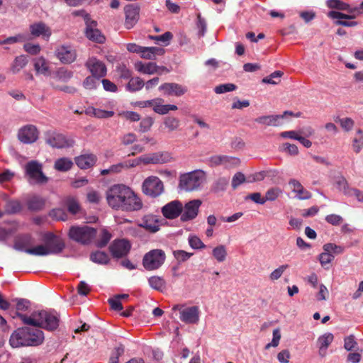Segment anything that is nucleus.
I'll list each match as a JSON object with an SVG mask.
<instances>
[{
    "instance_id": "obj_1",
    "label": "nucleus",
    "mask_w": 363,
    "mask_h": 363,
    "mask_svg": "<svg viewBox=\"0 0 363 363\" xmlns=\"http://www.w3.org/2000/svg\"><path fill=\"white\" fill-rule=\"evenodd\" d=\"M60 321V314L55 309H40L38 304L24 298V325L53 333L59 329Z\"/></svg>"
},
{
    "instance_id": "obj_2",
    "label": "nucleus",
    "mask_w": 363,
    "mask_h": 363,
    "mask_svg": "<svg viewBox=\"0 0 363 363\" xmlns=\"http://www.w3.org/2000/svg\"><path fill=\"white\" fill-rule=\"evenodd\" d=\"M41 244L32 245L31 236L24 233V252L30 255L45 257L51 255H60L67 247L65 239L52 231L42 230L39 232Z\"/></svg>"
},
{
    "instance_id": "obj_3",
    "label": "nucleus",
    "mask_w": 363,
    "mask_h": 363,
    "mask_svg": "<svg viewBox=\"0 0 363 363\" xmlns=\"http://www.w3.org/2000/svg\"><path fill=\"white\" fill-rule=\"evenodd\" d=\"M97 228L87 225H74L69 228L67 236L70 240L82 245H89L96 238Z\"/></svg>"
},
{
    "instance_id": "obj_4",
    "label": "nucleus",
    "mask_w": 363,
    "mask_h": 363,
    "mask_svg": "<svg viewBox=\"0 0 363 363\" xmlns=\"http://www.w3.org/2000/svg\"><path fill=\"white\" fill-rule=\"evenodd\" d=\"M131 188L123 184H116L111 186L106 191V198L108 205L114 210H119L122 202L128 199Z\"/></svg>"
},
{
    "instance_id": "obj_5",
    "label": "nucleus",
    "mask_w": 363,
    "mask_h": 363,
    "mask_svg": "<svg viewBox=\"0 0 363 363\" xmlns=\"http://www.w3.org/2000/svg\"><path fill=\"white\" fill-rule=\"evenodd\" d=\"M24 173L28 183L32 186H41L49 181V177L43 172V164L35 160L28 161L24 164Z\"/></svg>"
},
{
    "instance_id": "obj_6",
    "label": "nucleus",
    "mask_w": 363,
    "mask_h": 363,
    "mask_svg": "<svg viewBox=\"0 0 363 363\" xmlns=\"http://www.w3.org/2000/svg\"><path fill=\"white\" fill-rule=\"evenodd\" d=\"M204 177L205 172L201 169L181 174L179 176V188L186 191L196 190L200 187Z\"/></svg>"
},
{
    "instance_id": "obj_7",
    "label": "nucleus",
    "mask_w": 363,
    "mask_h": 363,
    "mask_svg": "<svg viewBox=\"0 0 363 363\" xmlns=\"http://www.w3.org/2000/svg\"><path fill=\"white\" fill-rule=\"evenodd\" d=\"M166 255L162 249H153L146 252L143 258L142 264L147 271L159 269L164 262Z\"/></svg>"
},
{
    "instance_id": "obj_8",
    "label": "nucleus",
    "mask_w": 363,
    "mask_h": 363,
    "mask_svg": "<svg viewBox=\"0 0 363 363\" xmlns=\"http://www.w3.org/2000/svg\"><path fill=\"white\" fill-rule=\"evenodd\" d=\"M132 248V242L128 238H116L108 246V252L112 258L118 260L125 258Z\"/></svg>"
},
{
    "instance_id": "obj_9",
    "label": "nucleus",
    "mask_w": 363,
    "mask_h": 363,
    "mask_svg": "<svg viewBox=\"0 0 363 363\" xmlns=\"http://www.w3.org/2000/svg\"><path fill=\"white\" fill-rule=\"evenodd\" d=\"M45 341V333L36 326L24 325V347H38Z\"/></svg>"
},
{
    "instance_id": "obj_10",
    "label": "nucleus",
    "mask_w": 363,
    "mask_h": 363,
    "mask_svg": "<svg viewBox=\"0 0 363 363\" xmlns=\"http://www.w3.org/2000/svg\"><path fill=\"white\" fill-rule=\"evenodd\" d=\"M142 191L151 198H156L164 191L163 182L156 176H150L143 182Z\"/></svg>"
},
{
    "instance_id": "obj_11",
    "label": "nucleus",
    "mask_w": 363,
    "mask_h": 363,
    "mask_svg": "<svg viewBox=\"0 0 363 363\" xmlns=\"http://www.w3.org/2000/svg\"><path fill=\"white\" fill-rule=\"evenodd\" d=\"M45 143L54 148L62 149L65 147H72L75 143L73 139H68L62 133L48 130L45 133Z\"/></svg>"
},
{
    "instance_id": "obj_12",
    "label": "nucleus",
    "mask_w": 363,
    "mask_h": 363,
    "mask_svg": "<svg viewBox=\"0 0 363 363\" xmlns=\"http://www.w3.org/2000/svg\"><path fill=\"white\" fill-rule=\"evenodd\" d=\"M327 16L332 19L336 26L354 27L359 24L358 21H352L355 19L354 15H348L344 12L330 10L327 13Z\"/></svg>"
},
{
    "instance_id": "obj_13",
    "label": "nucleus",
    "mask_w": 363,
    "mask_h": 363,
    "mask_svg": "<svg viewBox=\"0 0 363 363\" xmlns=\"http://www.w3.org/2000/svg\"><path fill=\"white\" fill-rule=\"evenodd\" d=\"M84 66L87 70L93 74L97 79L104 78L107 74V67L106 64L99 60L96 57L92 56L88 58Z\"/></svg>"
},
{
    "instance_id": "obj_14",
    "label": "nucleus",
    "mask_w": 363,
    "mask_h": 363,
    "mask_svg": "<svg viewBox=\"0 0 363 363\" xmlns=\"http://www.w3.org/2000/svg\"><path fill=\"white\" fill-rule=\"evenodd\" d=\"M183 204L180 200L175 199L166 203L161 208V213L167 220H174L181 217L183 212Z\"/></svg>"
},
{
    "instance_id": "obj_15",
    "label": "nucleus",
    "mask_w": 363,
    "mask_h": 363,
    "mask_svg": "<svg viewBox=\"0 0 363 363\" xmlns=\"http://www.w3.org/2000/svg\"><path fill=\"white\" fill-rule=\"evenodd\" d=\"M202 204L201 199H192L186 202L183 206L184 210L182 213L180 220L182 222H188L195 219L199 212V207Z\"/></svg>"
},
{
    "instance_id": "obj_16",
    "label": "nucleus",
    "mask_w": 363,
    "mask_h": 363,
    "mask_svg": "<svg viewBox=\"0 0 363 363\" xmlns=\"http://www.w3.org/2000/svg\"><path fill=\"white\" fill-rule=\"evenodd\" d=\"M143 223H138V226L144 228L150 233H156L160 230V225H169L167 220L162 222V220L153 214L145 215L143 218Z\"/></svg>"
},
{
    "instance_id": "obj_17",
    "label": "nucleus",
    "mask_w": 363,
    "mask_h": 363,
    "mask_svg": "<svg viewBox=\"0 0 363 363\" xmlns=\"http://www.w3.org/2000/svg\"><path fill=\"white\" fill-rule=\"evenodd\" d=\"M140 7L138 4H127L124 7V13L125 16V27L126 29L133 28L138 23L140 18Z\"/></svg>"
},
{
    "instance_id": "obj_18",
    "label": "nucleus",
    "mask_w": 363,
    "mask_h": 363,
    "mask_svg": "<svg viewBox=\"0 0 363 363\" xmlns=\"http://www.w3.org/2000/svg\"><path fill=\"white\" fill-rule=\"evenodd\" d=\"M128 195L129 198L125 199L124 202H122V206L120 209L127 212L140 210L143 208V202L138 194L131 189Z\"/></svg>"
},
{
    "instance_id": "obj_19",
    "label": "nucleus",
    "mask_w": 363,
    "mask_h": 363,
    "mask_svg": "<svg viewBox=\"0 0 363 363\" xmlns=\"http://www.w3.org/2000/svg\"><path fill=\"white\" fill-rule=\"evenodd\" d=\"M55 55L62 64H71L77 58L76 50L70 45H62L55 51Z\"/></svg>"
},
{
    "instance_id": "obj_20",
    "label": "nucleus",
    "mask_w": 363,
    "mask_h": 363,
    "mask_svg": "<svg viewBox=\"0 0 363 363\" xmlns=\"http://www.w3.org/2000/svg\"><path fill=\"white\" fill-rule=\"evenodd\" d=\"M159 89L164 91L165 95L175 96H181L188 91L186 86L174 82H165L160 86Z\"/></svg>"
},
{
    "instance_id": "obj_21",
    "label": "nucleus",
    "mask_w": 363,
    "mask_h": 363,
    "mask_svg": "<svg viewBox=\"0 0 363 363\" xmlns=\"http://www.w3.org/2000/svg\"><path fill=\"white\" fill-rule=\"evenodd\" d=\"M30 32L32 36H41L45 40H48L52 34L50 28L43 21L35 22L31 24L30 26Z\"/></svg>"
},
{
    "instance_id": "obj_22",
    "label": "nucleus",
    "mask_w": 363,
    "mask_h": 363,
    "mask_svg": "<svg viewBox=\"0 0 363 363\" xmlns=\"http://www.w3.org/2000/svg\"><path fill=\"white\" fill-rule=\"evenodd\" d=\"M180 319L186 324H196L199 320V310L198 306L188 307L180 311Z\"/></svg>"
},
{
    "instance_id": "obj_23",
    "label": "nucleus",
    "mask_w": 363,
    "mask_h": 363,
    "mask_svg": "<svg viewBox=\"0 0 363 363\" xmlns=\"http://www.w3.org/2000/svg\"><path fill=\"white\" fill-rule=\"evenodd\" d=\"M74 162L79 169H87L95 165L97 157L92 153L82 154L75 157Z\"/></svg>"
},
{
    "instance_id": "obj_24",
    "label": "nucleus",
    "mask_w": 363,
    "mask_h": 363,
    "mask_svg": "<svg viewBox=\"0 0 363 363\" xmlns=\"http://www.w3.org/2000/svg\"><path fill=\"white\" fill-rule=\"evenodd\" d=\"M24 206L30 212H39L45 206V199L38 195H33L24 201Z\"/></svg>"
},
{
    "instance_id": "obj_25",
    "label": "nucleus",
    "mask_w": 363,
    "mask_h": 363,
    "mask_svg": "<svg viewBox=\"0 0 363 363\" xmlns=\"http://www.w3.org/2000/svg\"><path fill=\"white\" fill-rule=\"evenodd\" d=\"M62 206L71 215L76 216L82 211V206L77 198L68 196L65 197L62 202Z\"/></svg>"
},
{
    "instance_id": "obj_26",
    "label": "nucleus",
    "mask_w": 363,
    "mask_h": 363,
    "mask_svg": "<svg viewBox=\"0 0 363 363\" xmlns=\"http://www.w3.org/2000/svg\"><path fill=\"white\" fill-rule=\"evenodd\" d=\"M35 74L50 77L52 74L50 67L48 65L47 60L43 56L33 60Z\"/></svg>"
},
{
    "instance_id": "obj_27",
    "label": "nucleus",
    "mask_w": 363,
    "mask_h": 363,
    "mask_svg": "<svg viewBox=\"0 0 363 363\" xmlns=\"http://www.w3.org/2000/svg\"><path fill=\"white\" fill-rule=\"evenodd\" d=\"M254 121L261 125L274 127L279 126L283 124V122L281 121V116L279 114L261 116L255 118Z\"/></svg>"
},
{
    "instance_id": "obj_28",
    "label": "nucleus",
    "mask_w": 363,
    "mask_h": 363,
    "mask_svg": "<svg viewBox=\"0 0 363 363\" xmlns=\"http://www.w3.org/2000/svg\"><path fill=\"white\" fill-rule=\"evenodd\" d=\"M40 131L32 124L24 125V144H33L39 139Z\"/></svg>"
},
{
    "instance_id": "obj_29",
    "label": "nucleus",
    "mask_w": 363,
    "mask_h": 363,
    "mask_svg": "<svg viewBox=\"0 0 363 363\" xmlns=\"http://www.w3.org/2000/svg\"><path fill=\"white\" fill-rule=\"evenodd\" d=\"M289 185H293L294 189L293 191L296 193V197L299 200H308L310 199L312 196V194L310 191L306 190L302 184L296 179H291L289 181Z\"/></svg>"
},
{
    "instance_id": "obj_30",
    "label": "nucleus",
    "mask_w": 363,
    "mask_h": 363,
    "mask_svg": "<svg viewBox=\"0 0 363 363\" xmlns=\"http://www.w3.org/2000/svg\"><path fill=\"white\" fill-rule=\"evenodd\" d=\"M85 37L90 41L99 43L104 44L106 40V38L104 34L101 32V30L96 28L92 29L90 28H84V31Z\"/></svg>"
},
{
    "instance_id": "obj_31",
    "label": "nucleus",
    "mask_w": 363,
    "mask_h": 363,
    "mask_svg": "<svg viewBox=\"0 0 363 363\" xmlns=\"http://www.w3.org/2000/svg\"><path fill=\"white\" fill-rule=\"evenodd\" d=\"M157 65L154 62H143L137 61L135 63V69L140 73L144 74H153L157 72Z\"/></svg>"
},
{
    "instance_id": "obj_32",
    "label": "nucleus",
    "mask_w": 363,
    "mask_h": 363,
    "mask_svg": "<svg viewBox=\"0 0 363 363\" xmlns=\"http://www.w3.org/2000/svg\"><path fill=\"white\" fill-rule=\"evenodd\" d=\"M89 259L92 262L101 265H108L111 262L108 254L99 250L91 252L89 255Z\"/></svg>"
},
{
    "instance_id": "obj_33",
    "label": "nucleus",
    "mask_w": 363,
    "mask_h": 363,
    "mask_svg": "<svg viewBox=\"0 0 363 363\" xmlns=\"http://www.w3.org/2000/svg\"><path fill=\"white\" fill-rule=\"evenodd\" d=\"M74 166L71 158L62 157L57 159L54 163V169L60 172H66L70 170Z\"/></svg>"
},
{
    "instance_id": "obj_34",
    "label": "nucleus",
    "mask_w": 363,
    "mask_h": 363,
    "mask_svg": "<svg viewBox=\"0 0 363 363\" xmlns=\"http://www.w3.org/2000/svg\"><path fill=\"white\" fill-rule=\"evenodd\" d=\"M229 184V179L224 177H220L216 179L211 186L210 192L214 194H218L220 192L226 191Z\"/></svg>"
},
{
    "instance_id": "obj_35",
    "label": "nucleus",
    "mask_w": 363,
    "mask_h": 363,
    "mask_svg": "<svg viewBox=\"0 0 363 363\" xmlns=\"http://www.w3.org/2000/svg\"><path fill=\"white\" fill-rule=\"evenodd\" d=\"M113 235L106 228H104L101 230L99 238L94 242L97 248L102 249L107 246Z\"/></svg>"
},
{
    "instance_id": "obj_36",
    "label": "nucleus",
    "mask_w": 363,
    "mask_h": 363,
    "mask_svg": "<svg viewBox=\"0 0 363 363\" xmlns=\"http://www.w3.org/2000/svg\"><path fill=\"white\" fill-rule=\"evenodd\" d=\"M148 39L155 41L157 45H162L163 46H168L173 38V34L170 31H166L164 33L158 35H148Z\"/></svg>"
},
{
    "instance_id": "obj_37",
    "label": "nucleus",
    "mask_w": 363,
    "mask_h": 363,
    "mask_svg": "<svg viewBox=\"0 0 363 363\" xmlns=\"http://www.w3.org/2000/svg\"><path fill=\"white\" fill-rule=\"evenodd\" d=\"M323 251L318 255V260L325 269H328L326 264L331 263L335 259V255L329 249H326L325 245L323 246Z\"/></svg>"
},
{
    "instance_id": "obj_38",
    "label": "nucleus",
    "mask_w": 363,
    "mask_h": 363,
    "mask_svg": "<svg viewBox=\"0 0 363 363\" xmlns=\"http://www.w3.org/2000/svg\"><path fill=\"white\" fill-rule=\"evenodd\" d=\"M148 283L150 286L157 291L162 292L163 289L166 287V281L162 277L152 276L148 278Z\"/></svg>"
},
{
    "instance_id": "obj_39",
    "label": "nucleus",
    "mask_w": 363,
    "mask_h": 363,
    "mask_svg": "<svg viewBox=\"0 0 363 363\" xmlns=\"http://www.w3.org/2000/svg\"><path fill=\"white\" fill-rule=\"evenodd\" d=\"M334 340V335L331 333H326L320 335L317 340L319 345V352L326 350Z\"/></svg>"
},
{
    "instance_id": "obj_40",
    "label": "nucleus",
    "mask_w": 363,
    "mask_h": 363,
    "mask_svg": "<svg viewBox=\"0 0 363 363\" xmlns=\"http://www.w3.org/2000/svg\"><path fill=\"white\" fill-rule=\"evenodd\" d=\"M144 85V80L139 77H136L130 79V82L125 85V89L130 92H135L142 89Z\"/></svg>"
},
{
    "instance_id": "obj_41",
    "label": "nucleus",
    "mask_w": 363,
    "mask_h": 363,
    "mask_svg": "<svg viewBox=\"0 0 363 363\" xmlns=\"http://www.w3.org/2000/svg\"><path fill=\"white\" fill-rule=\"evenodd\" d=\"M48 216L56 221H66L68 218L67 213L62 208H52L49 211Z\"/></svg>"
},
{
    "instance_id": "obj_42",
    "label": "nucleus",
    "mask_w": 363,
    "mask_h": 363,
    "mask_svg": "<svg viewBox=\"0 0 363 363\" xmlns=\"http://www.w3.org/2000/svg\"><path fill=\"white\" fill-rule=\"evenodd\" d=\"M10 345L13 348L23 346V328H18L11 335Z\"/></svg>"
},
{
    "instance_id": "obj_43",
    "label": "nucleus",
    "mask_w": 363,
    "mask_h": 363,
    "mask_svg": "<svg viewBox=\"0 0 363 363\" xmlns=\"http://www.w3.org/2000/svg\"><path fill=\"white\" fill-rule=\"evenodd\" d=\"M53 74L59 80L64 82H69L74 75V72L72 70H69L65 67H59Z\"/></svg>"
},
{
    "instance_id": "obj_44",
    "label": "nucleus",
    "mask_w": 363,
    "mask_h": 363,
    "mask_svg": "<svg viewBox=\"0 0 363 363\" xmlns=\"http://www.w3.org/2000/svg\"><path fill=\"white\" fill-rule=\"evenodd\" d=\"M188 242L189 246L193 250H201L206 249L207 247L196 235H189Z\"/></svg>"
},
{
    "instance_id": "obj_45",
    "label": "nucleus",
    "mask_w": 363,
    "mask_h": 363,
    "mask_svg": "<svg viewBox=\"0 0 363 363\" xmlns=\"http://www.w3.org/2000/svg\"><path fill=\"white\" fill-rule=\"evenodd\" d=\"M226 247L223 245L215 247L212 250V255L218 262H223L227 257Z\"/></svg>"
},
{
    "instance_id": "obj_46",
    "label": "nucleus",
    "mask_w": 363,
    "mask_h": 363,
    "mask_svg": "<svg viewBox=\"0 0 363 363\" xmlns=\"http://www.w3.org/2000/svg\"><path fill=\"white\" fill-rule=\"evenodd\" d=\"M352 147L355 153H359L363 147V130L358 128L356 137L352 140Z\"/></svg>"
},
{
    "instance_id": "obj_47",
    "label": "nucleus",
    "mask_w": 363,
    "mask_h": 363,
    "mask_svg": "<svg viewBox=\"0 0 363 363\" xmlns=\"http://www.w3.org/2000/svg\"><path fill=\"white\" fill-rule=\"evenodd\" d=\"M335 186L336 188L344 193L345 195L350 194V189L349 187V184L346 180L345 177L340 174L337 177V179L335 181Z\"/></svg>"
},
{
    "instance_id": "obj_48",
    "label": "nucleus",
    "mask_w": 363,
    "mask_h": 363,
    "mask_svg": "<svg viewBox=\"0 0 363 363\" xmlns=\"http://www.w3.org/2000/svg\"><path fill=\"white\" fill-rule=\"evenodd\" d=\"M238 89V86L233 83L220 84L215 86L214 91L217 94H222L228 92L234 91Z\"/></svg>"
},
{
    "instance_id": "obj_49",
    "label": "nucleus",
    "mask_w": 363,
    "mask_h": 363,
    "mask_svg": "<svg viewBox=\"0 0 363 363\" xmlns=\"http://www.w3.org/2000/svg\"><path fill=\"white\" fill-rule=\"evenodd\" d=\"M282 193V190L279 187L269 188L264 196V202L275 201Z\"/></svg>"
},
{
    "instance_id": "obj_50",
    "label": "nucleus",
    "mask_w": 363,
    "mask_h": 363,
    "mask_svg": "<svg viewBox=\"0 0 363 363\" xmlns=\"http://www.w3.org/2000/svg\"><path fill=\"white\" fill-rule=\"evenodd\" d=\"M173 255L177 259V262L182 264L189 259L194 255V253L186 252L184 250H177L173 251Z\"/></svg>"
},
{
    "instance_id": "obj_51",
    "label": "nucleus",
    "mask_w": 363,
    "mask_h": 363,
    "mask_svg": "<svg viewBox=\"0 0 363 363\" xmlns=\"http://www.w3.org/2000/svg\"><path fill=\"white\" fill-rule=\"evenodd\" d=\"M283 75L284 72L282 71L276 70L272 74H270L269 76L262 78V83L266 84L276 85L280 82V79L279 80V82H276L275 80H274V79H280Z\"/></svg>"
},
{
    "instance_id": "obj_52",
    "label": "nucleus",
    "mask_w": 363,
    "mask_h": 363,
    "mask_svg": "<svg viewBox=\"0 0 363 363\" xmlns=\"http://www.w3.org/2000/svg\"><path fill=\"white\" fill-rule=\"evenodd\" d=\"M247 182V177L242 172H236L231 182L232 189L235 190L239 186Z\"/></svg>"
},
{
    "instance_id": "obj_53",
    "label": "nucleus",
    "mask_w": 363,
    "mask_h": 363,
    "mask_svg": "<svg viewBox=\"0 0 363 363\" xmlns=\"http://www.w3.org/2000/svg\"><path fill=\"white\" fill-rule=\"evenodd\" d=\"M245 201H251L255 204L264 205L265 203L264 196L260 192L256 191L250 193L244 197Z\"/></svg>"
},
{
    "instance_id": "obj_54",
    "label": "nucleus",
    "mask_w": 363,
    "mask_h": 363,
    "mask_svg": "<svg viewBox=\"0 0 363 363\" xmlns=\"http://www.w3.org/2000/svg\"><path fill=\"white\" fill-rule=\"evenodd\" d=\"M22 208L21 203L18 201H9L5 206V212L8 214H14L20 212Z\"/></svg>"
},
{
    "instance_id": "obj_55",
    "label": "nucleus",
    "mask_w": 363,
    "mask_h": 363,
    "mask_svg": "<svg viewBox=\"0 0 363 363\" xmlns=\"http://www.w3.org/2000/svg\"><path fill=\"white\" fill-rule=\"evenodd\" d=\"M281 330L279 328H277L273 330L272 333V340L270 342L267 343L264 346V350H269L270 347H276L279 345L280 340H281Z\"/></svg>"
},
{
    "instance_id": "obj_56",
    "label": "nucleus",
    "mask_w": 363,
    "mask_h": 363,
    "mask_svg": "<svg viewBox=\"0 0 363 363\" xmlns=\"http://www.w3.org/2000/svg\"><path fill=\"white\" fill-rule=\"evenodd\" d=\"M357 345L355 336L352 334L346 336L344 339V348L348 352L355 350Z\"/></svg>"
},
{
    "instance_id": "obj_57",
    "label": "nucleus",
    "mask_w": 363,
    "mask_h": 363,
    "mask_svg": "<svg viewBox=\"0 0 363 363\" xmlns=\"http://www.w3.org/2000/svg\"><path fill=\"white\" fill-rule=\"evenodd\" d=\"M108 303L110 306L111 311L120 313L123 309L122 302L115 295L108 299Z\"/></svg>"
},
{
    "instance_id": "obj_58",
    "label": "nucleus",
    "mask_w": 363,
    "mask_h": 363,
    "mask_svg": "<svg viewBox=\"0 0 363 363\" xmlns=\"http://www.w3.org/2000/svg\"><path fill=\"white\" fill-rule=\"evenodd\" d=\"M41 46L39 43H33L29 42H24V51L27 53L36 55L40 53Z\"/></svg>"
},
{
    "instance_id": "obj_59",
    "label": "nucleus",
    "mask_w": 363,
    "mask_h": 363,
    "mask_svg": "<svg viewBox=\"0 0 363 363\" xmlns=\"http://www.w3.org/2000/svg\"><path fill=\"white\" fill-rule=\"evenodd\" d=\"M196 28L198 29L197 35L199 38L203 37L207 29V24L204 18L201 14L198 15L196 21Z\"/></svg>"
},
{
    "instance_id": "obj_60",
    "label": "nucleus",
    "mask_w": 363,
    "mask_h": 363,
    "mask_svg": "<svg viewBox=\"0 0 363 363\" xmlns=\"http://www.w3.org/2000/svg\"><path fill=\"white\" fill-rule=\"evenodd\" d=\"M98 80L99 79H97L96 77H94L93 74H91L84 79L82 85L86 89H96L99 85V83L97 82Z\"/></svg>"
},
{
    "instance_id": "obj_61",
    "label": "nucleus",
    "mask_w": 363,
    "mask_h": 363,
    "mask_svg": "<svg viewBox=\"0 0 363 363\" xmlns=\"http://www.w3.org/2000/svg\"><path fill=\"white\" fill-rule=\"evenodd\" d=\"M154 123V118L151 116H147L142 118L140 123L139 131L141 133H146L149 131Z\"/></svg>"
},
{
    "instance_id": "obj_62",
    "label": "nucleus",
    "mask_w": 363,
    "mask_h": 363,
    "mask_svg": "<svg viewBox=\"0 0 363 363\" xmlns=\"http://www.w3.org/2000/svg\"><path fill=\"white\" fill-rule=\"evenodd\" d=\"M280 151L285 152L291 156L298 155L299 152L297 145L289 143H283L282 147H280Z\"/></svg>"
},
{
    "instance_id": "obj_63",
    "label": "nucleus",
    "mask_w": 363,
    "mask_h": 363,
    "mask_svg": "<svg viewBox=\"0 0 363 363\" xmlns=\"http://www.w3.org/2000/svg\"><path fill=\"white\" fill-rule=\"evenodd\" d=\"M228 155H213L209 157L210 166L211 167L219 166L223 164L227 163Z\"/></svg>"
},
{
    "instance_id": "obj_64",
    "label": "nucleus",
    "mask_w": 363,
    "mask_h": 363,
    "mask_svg": "<svg viewBox=\"0 0 363 363\" xmlns=\"http://www.w3.org/2000/svg\"><path fill=\"white\" fill-rule=\"evenodd\" d=\"M301 18L303 20L305 23L308 24L314 20L316 17V13L313 10H303L298 13Z\"/></svg>"
}]
</instances>
